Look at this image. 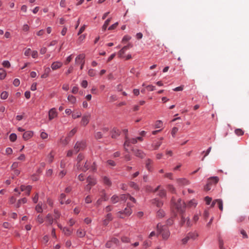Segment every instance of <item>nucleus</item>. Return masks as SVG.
<instances>
[{
    "mask_svg": "<svg viewBox=\"0 0 249 249\" xmlns=\"http://www.w3.org/2000/svg\"><path fill=\"white\" fill-rule=\"evenodd\" d=\"M81 113H77L76 114H72V117L75 119L77 118H79L81 116Z\"/></svg>",
    "mask_w": 249,
    "mask_h": 249,
    "instance_id": "obj_57",
    "label": "nucleus"
},
{
    "mask_svg": "<svg viewBox=\"0 0 249 249\" xmlns=\"http://www.w3.org/2000/svg\"><path fill=\"white\" fill-rule=\"evenodd\" d=\"M109 223V213L106 215V218L103 221V225L107 226Z\"/></svg>",
    "mask_w": 249,
    "mask_h": 249,
    "instance_id": "obj_28",
    "label": "nucleus"
},
{
    "mask_svg": "<svg viewBox=\"0 0 249 249\" xmlns=\"http://www.w3.org/2000/svg\"><path fill=\"white\" fill-rule=\"evenodd\" d=\"M127 207L124 209V211H121L117 213V216L121 218H124L126 217L129 216L132 213V210L131 207H132V205L131 202L134 203L132 201L127 200Z\"/></svg>",
    "mask_w": 249,
    "mask_h": 249,
    "instance_id": "obj_1",
    "label": "nucleus"
},
{
    "mask_svg": "<svg viewBox=\"0 0 249 249\" xmlns=\"http://www.w3.org/2000/svg\"><path fill=\"white\" fill-rule=\"evenodd\" d=\"M131 38V37L128 36H124L123 39H122V42L124 43V42H127L128 41H129Z\"/></svg>",
    "mask_w": 249,
    "mask_h": 249,
    "instance_id": "obj_47",
    "label": "nucleus"
},
{
    "mask_svg": "<svg viewBox=\"0 0 249 249\" xmlns=\"http://www.w3.org/2000/svg\"><path fill=\"white\" fill-rule=\"evenodd\" d=\"M26 202H27V199L25 197L20 199L18 200V202L16 204V207L19 208L20 206L21 203H26Z\"/></svg>",
    "mask_w": 249,
    "mask_h": 249,
    "instance_id": "obj_27",
    "label": "nucleus"
},
{
    "mask_svg": "<svg viewBox=\"0 0 249 249\" xmlns=\"http://www.w3.org/2000/svg\"><path fill=\"white\" fill-rule=\"evenodd\" d=\"M146 88L150 91H153L155 89V87L152 85H148L146 87Z\"/></svg>",
    "mask_w": 249,
    "mask_h": 249,
    "instance_id": "obj_64",
    "label": "nucleus"
},
{
    "mask_svg": "<svg viewBox=\"0 0 249 249\" xmlns=\"http://www.w3.org/2000/svg\"><path fill=\"white\" fill-rule=\"evenodd\" d=\"M54 220H56V219H58L60 217V214L59 213V212L57 210H54Z\"/></svg>",
    "mask_w": 249,
    "mask_h": 249,
    "instance_id": "obj_38",
    "label": "nucleus"
},
{
    "mask_svg": "<svg viewBox=\"0 0 249 249\" xmlns=\"http://www.w3.org/2000/svg\"><path fill=\"white\" fill-rule=\"evenodd\" d=\"M168 189L169 191H170L172 193H175V188L173 187L172 185H168Z\"/></svg>",
    "mask_w": 249,
    "mask_h": 249,
    "instance_id": "obj_45",
    "label": "nucleus"
},
{
    "mask_svg": "<svg viewBox=\"0 0 249 249\" xmlns=\"http://www.w3.org/2000/svg\"><path fill=\"white\" fill-rule=\"evenodd\" d=\"M122 241L124 243H129L130 241V239L126 236H123L122 237Z\"/></svg>",
    "mask_w": 249,
    "mask_h": 249,
    "instance_id": "obj_44",
    "label": "nucleus"
},
{
    "mask_svg": "<svg viewBox=\"0 0 249 249\" xmlns=\"http://www.w3.org/2000/svg\"><path fill=\"white\" fill-rule=\"evenodd\" d=\"M26 190H27V191L26 192V194L27 196H29L30 194V192H31L32 187L30 185H28L26 187Z\"/></svg>",
    "mask_w": 249,
    "mask_h": 249,
    "instance_id": "obj_55",
    "label": "nucleus"
},
{
    "mask_svg": "<svg viewBox=\"0 0 249 249\" xmlns=\"http://www.w3.org/2000/svg\"><path fill=\"white\" fill-rule=\"evenodd\" d=\"M109 23V19H107L105 21V23L104 25L103 26L102 29L103 30L105 31L107 28V26H108Z\"/></svg>",
    "mask_w": 249,
    "mask_h": 249,
    "instance_id": "obj_56",
    "label": "nucleus"
},
{
    "mask_svg": "<svg viewBox=\"0 0 249 249\" xmlns=\"http://www.w3.org/2000/svg\"><path fill=\"white\" fill-rule=\"evenodd\" d=\"M165 213L162 210H160L157 212V215L159 217H162L164 216Z\"/></svg>",
    "mask_w": 249,
    "mask_h": 249,
    "instance_id": "obj_32",
    "label": "nucleus"
},
{
    "mask_svg": "<svg viewBox=\"0 0 249 249\" xmlns=\"http://www.w3.org/2000/svg\"><path fill=\"white\" fill-rule=\"evenodd\" d=\"M162 123L161 121H157L155 124L156 128H160L162 126Z\"/></svg>",
    "mask_w": 249,
    "mask_h": 249,
    "instance_id": "obj_49",
    "label": "nucleus"
},
{
    "mask_svg": "<svg viewBox=\"0 0 249 249\" xmlns=\"http://www.w3.org/2000/svg\"><path fill=\"white\" fill-rule=\"evenodd\" d=\"M85 58V55L84 53L80 54L75 58V63L77 64H80V63H82V64L84 65Z\"/></svg>",
    "mask_w": 249,
    "mask_h": 249,
    "instance_id": "obj_10",
    "label": "nucleus"
},
{
    "mask_svg": "<svg viewBox=\"0 0 249 249\" xmlns=\"http://www.w3.org/2000/svg\"><path fill=\"white\" fill-rule=\"evenodd\" d=\"M129 186H130L131 187H132V188H134V189H136V190H137V189H138V185H137V184H136V183H135V182H130V183H129Z\"/></svg>",
    "mask_w": 249,
    "mask_h": 249,
    "instance_id": "obj_43",
    "label": "nucleus"
},
{
    "mask_svg": "<svg viewBox=\"0 0 249 249\" xmlns=\"http://www.w3.org/2000/svg\"><path fill=\"white\" fill-rule=\"evenodd\" d=\"M48 158L49 160V162L51 163L53 159V155L52 154V153L51 152L49 155H48Z\"/></svg>",
    "mask_w": 249,
    "mask_h": 249,
    "instance_id": "obj_63",
    "label": "nucleus"
},
{
    "mask_svg": "<svg viewBox=\"0 0 249 249\" xmlns=\"http://www.w3.org/2000/svg\"><path fill=\"white\" fill-rule=\"evenodd\" d=\"M235 133L238 136H242L244 134V131L238 128L235 130Z\"/></svg>",
    "mask_w": 249,
    "mask_h": 249,
    "instance_id": "obj_36",
    "label": "nucleus"
},
{
    "mask_svg": "<svg viewBox=\"0 0 249 249\" xmlns=\"http://www.w3.org/2000/svg\"><path fill=\"white\" fill-rule=\"evenodd\" d=\"M90 116L89 115L83 116L81 122V124L82 125L85 126L89 123Z\"/></svg>",
    "mask_w": 249,
    "mask_h": 249,
    "instance_id": "obj_16",
    "label": "nucleus"
},
{
    "mask_svg": "<svg viewBox=\"0 0 249 249\" xmlns=\"http://www.w3.org/2000/svg\"><path fill=\"white\" fill-rule=\"evenodd\" d=\"M9 139L11 142H15L17 139V135L15 133H12L9 136Z\"/></svg>",
    "mask_w": 249,
    "mask_h": 249,
    "instance_id": "obj_31",
    "label": "nucleus"
},
{
    "mask_svg": "<svg viewBox=\"0 0 249 249\" xmlns=\"http://www.w3.org/2000/svg\"><path fill=\"white\" fill-rule=\"evenodd\" d=\"M86 231H83L82 229H79L77 231V235L78 237L82 238L85 236Z\"/></svg>",
    "mask_w": 249,
    "mask_h": 249,
    "instance_id": "obj_24",
    "label": "nucleus"
},
{
    "mask_svg": "<svg viewBox=\"0 0 249 249\" xmlns=\"http://www.w3.org/2000/svg\"><path fill=\"white\" fill-rule=\"evenodd\" d=\"M2 65L3 67L6 68H9L11 66L10 62L8 61H4L2 63Z\"/></svg>",
    "mask_w": 249,
    "mask_h": 249,
    "instance_id": "obj_50",
    "label": "nucleus"
},
{
    "mask_svg": "<svg viewBox=\"0 0 249 249\" xmlns=\"http://www.w3.org/2000/svg\"><path fill=\"white\" fill-rule=\"evenodd\" d=\"M6 76V71L2 68L0 69V79H4Z\"/></svg>",
    "mask_w": 249,
    "mask_h": 249,
    "instance_id": "obj_23",
    "label": "nucleus"
},
{
    "mask_svg": "<svg viewBox=\"0 0 249 249\" xmlns=\"http://www.w3.org/2000/svg\"><path fill=\"white\" fill-rule=\"evenodd\" d=\"M19 84H20V82H19V79H15L13 81V84L16 87L18 86Z\"/></svg>",
    "mask_w": 249,
    "mask_h": 249,
    "instance_id": "obj_62",
    "label": "nucleus"
},
{
    "mask_svg": "<svg viewBox=\"0 0 249 249\" xmlns=\"http://www.w3.org/2000/svg\"><path fill=\"white\" fill-rule=\"evenodd\" d=\"M46 220L49 222L50 225H52L53 221V219L51 214L49 213L46 217Z\"/></svg>",
    "mask_w": 249,
    "mask_h": 249,
    "instance_id": "obj_25",
    "label": "nucleus"
},
{
    "mask_svg": "<svg viewBox=\"0 0 249 249\" xmlns=\"http://www.w3.org/2000/svg\"><path fill=\"white\" fill-rule=\"evenodd\" d=\"M37 220L40 224H41L44 222L43 218L40 215H38Z\"/></svg>",
    "mask_w": 249,
    "mask_h": 249,
    "instance_id": "obj_60",
    "label": "nucleus"
},
{
    "mask_svg": "<svg viewBox=\"0 0 249 249\" xmlns=\"http://www.w3.org/2000/svg\"><path fill=\"white\" fill-rule=\"evenodd\" d=\"M152 203L154 205H155L157 207H160L163 205V202L157 198L152 199Z\"/></svg>",
    "mask_w": 249,
    "mask_h": 249,
    "instance_id": "obj_19",
    "label": "nucleus"
},
{
    "mask_svg": "<svg viewBox=\"0 0 249 249\" xmlns=\"http://www.w3.org/2000/svg\"><path fill=\"white\" fill-rule=\"evenodd\" d=\"M164 177L165 178H168L170 179H173V174L172 173H166L165 175H164Z\"/></svg>",
    "mask_w": 249,
    "mask_h": 249,
    "instance_id": "obj_51",
    "label": "nucleus"
},
{
    "mask_svg": "<svg viewBox=\"0 0 249 249\" xmlns=\"http://www.w3.org/2000/svg\"><path fill=\"white\" fill-rule=\"evenodd\" d=\"M151 245V242L150 241H145L143 243V246L145 248H147V247L150 246Z\"/></svg>",
    "mask_w": 249,
    "mask_h": 249,
    "instance_id": "obj_46",
    "label": "nucleus"
},
{
    "mask_svg": "<svg viewBox=\"0 0 249 249\" xmlns=\"http://www.w3.org/2000/svg\"><path fill=\"white\" fill-rule=\"evenodd\" d=\"M137 142L136 138L129 139L127 135L125 137V142L124 143V146L125 148L126 146H128L130 143L135 144Z\"/></svg>",
    "mask_w": 249,
    "mask_h": 249,
    "instance_id": "obj_8",
    "label": "nucleus"
},
{
    "mask_svg": "<svg viewBox=\"0 0 249 249\" xmlns=\"http://www.w3.org/2000/svg\"><path fill=\"white\" fill-rule=\"evenodd\" d=\"M178 131V128L176 127H174L172 128V131H171L172 135L173 137H175L176 134L177 133Z\"/></svg>",
    "mask_w": 249,
    "mask_h": 249,
    "instance_id": "obj_41",
    "label": "nucleus"
},
{
    "mask_svg": "<svg viewBox=\"0 0 249 249\" xmlns=\"http://www.w3.org/2000/svg\"><path fill=\"white\" fill-rule=\"evenodd\" d=\"M189 238L193 240H195L198 236V234L196 232H189L187 234Z\"/></svg>",
    "mask_w": 249,
    "mask_h": 249,
    "instance_id": "obj_22",
    "label": "nucleus"
},
{
    "mask_svg": "<svg viewBox=\"0 0 249 249\" xmlns=\"http://www.w3.org/2000/svg\"><path fill=\"white\" fill-rule=\"evenodd\" d=\"M178 183L182 185L187 184L188 181L185 178H179L177 180Z\"/></svg>",
    "mask_w": 249,
    "mask_h": 249,
    "instance_id": "obj_34",
    "label": "nucleus"
},
{
    "mask_svg": "<svg viewBox=\"0 0 249 249\" xmlns=\"http://www.w3.org/2000/svg\"><path fill=\"white\" fill-rule=\"evenodd\" d=\"M76 130L75 128H74V129H72V130L70 132V133H69V134H68V137H71L73 136L75 134V133H76Z\"/></svg>",
    "mask_w": 249,
    "mask_h": 249,
    "instance_id": "obj_53",
    "label": "nucleus"
},
{
    "mask_svg": "<svg viewBox=\"0 0 249 249\" xmlns=\"http://www.w3.org/2000/svg\"><path fill=\"white\" fill-rule=\"evenodd\" d=\"M213 180L214 184H216L219 181V178L217 177H211L208 179V183L204 187V190L206 191H208L211 189V181Z\"/></svg>",
    "mask_w": 249,
    "mask_h": 249,
    "instance_id": "obj_6",
    "label": "nucleus"
},
{
    "mask_svg": "<svg viewBox=\"0 0 249 249\" xmlns=\"http://www.w3.org/2000/svg\"><path fill=\"white\" fill-rule=\"evenodd\" d=\"M89 75L90 76H94L95 75V72L93 69H90L88 71Z\"/></svg>",
    "mask_w": 249,
    "mask_h": 249,
    "instance_id": "obj_61",
    "label": "nucleus"
},
{
    "mask_svg": "<svg viewBox=\"0 0 249 249\" xmlns=\"http://www.w3.org/2000/svg\"><path fill=\"white\" fill-rule=\"evenodd\" d=\"M87 182H88V184L90 186H94L96 183L95 179L90 176L87 178Z\"/></svg>",
    "mask_w": 249,
    "mask_h": 249,
    "instance_id": "obj_17",
    "label": "nucleus"
},
{
    "mask_svg": "<svg viewBox=\"0 0 249 249\" xmlns=\"http://www.w3.org/2000/svg\"><path fill=\"white\" fill-rule=\"evenodd\" d=\"M84 158V156L82 154H79L77 157V161L80 162Z\"/></svg>",
    "mask_w": 249,
    "mask_h": 249,
    "instance_id": "obj_48",
    "label": "nucleus"
},
{
    "mask_svg": "<svg viewBox=\"0 0 249 249\" xmlns=\"http://www.w3.org/2000/svg\"><path fill=\"white\" fill-rule=\"evenodd\" d=\"M21 10L24 14H27L29 13V12L27 10V7L26 5H23L21 7Z\"/></svg>",
    "mask_w": 249,
    "mask_h": 249,
    "instance_id": "obj_42",
    "label": "nucleus"
},
{
    "mask_svg": "<svg viewBox=\"0 0 249 249\" xmlns=\"http://www.w3.org/2000/svg\"><path fill=\"white\" fill-rule=\"evenodd\" d=\"M68 100L72 104H75L76 101V98L73 95H69L68 97Z\"/></svg>",
    "mask_w": 249,
    "mask_h": 249,
    "instance_id": "obj_29",
    "label": "nucleus"
},
{
    "mask_svg": "<svg viewBox=\"0 0 249 249\" xmlns=\"http://www.w3.org/2000/svg\"><path fill=\"white\" fill-rule=\"evenodd\" d=\"M35 209L38 213H42L43 211L42 209V205H40L39 204H38L36 206Z\"/></svg>",
    "mask_w": 249,
    "mask_h": 249,
    "instance_id": "obj_37",
    "label": "nucleus"
},
{
    "mask_svg": "<svg viewBox=\"0 0 249 249\" xmlns=\"http://www.w3.org/2000/svg\"><path fill=\"white\" fill-rule=\"evenodd\" d=\"M132 45L130 44H128L126 46H124L119 52L118 55L120 57H123V54L128 49L131 48Z\"/></svg>",
    "mask_w": 249,
    "mask_h": 249,
    "instance_id": "obj_13",
    "label": "nucleus"
},
{
    "mask_svg": "<svg viewBox=\"0 0 249 249\" xmlns=\"http://www.w3.org/2000/svg\"><path fill=\"white\" fill-rule=\"evenodd\" d=\"M157 229L159 233L162 235L163 239L166 240L169 238L170 233L166 226L159 223L157 226Z\"/></svg>",
    "mask_w": 249,
    "mask_h": 249,
    "instance_id": "obj_3",
    "label": "nucleus"
},
{
    "mask_svg": "<svg viewBox=\"0 0 249 249\" xmlns=\"http://www.w3.org/2000/svg\"><path fill=\"white\" fill-rule=\"evenodd\" d=\"M34 133L31 131H27L24 132L23 134V138L24 140H28L33 136Z\"/></svg>",
    "mask_w": 249,
    "mask_h": 249,
    "instance_id": "obj_15",
    "label": "nucleus"
},
{
    "mask_svg": "<svg viewBox=\"0 0 249 249\" xmlns=\"http://www.w3.org/2000/svg\"><path fill=\"white\" fill-rule=\"evenodd\" d=\"M190 239L188 236L187 235L186 236L182 239V243L183 244H185L187 243L188 240Z\"/></svg>",
    "mask_w": 249,
    "mask_h": 249,
    "instance_id": "obj_58",
    "label": "nucleus"
},
{
    "mask_svg": "<svg viewBox=\"0 0 249 249\" xmlns=\"http://www.w3.org/2000/svg\"><path fill=\"white\" fill-rule=\"evenodd\" d=\"M86 147V142L85 141H81L80 142H77L74 147V149L76 151V153H78L80 149H83Z\"/></svg>",
    "mask_w": 249,
    "mask_h": 249,
    "instance_id": "obj_7",
    "label": "nucleus"
},
{
    "mask_svg": "<svg viewBox=\"0 0 249 249\" xmlns=\"http://www.w3.org/2000/svg\"><path fill=\"white\" fill-rule=\"evenodd\" d=\"M197 204V202L195 199H192L188 202L187 206L190 208H195Z\"/></svg>",
    "mask_w": 249,
    "mask_h": 249,
    "instance_id": "obj_20",
    "label": "nucleus"
},
{
    "mask_svg": "<svg viewBox=\"0 0 249 249\" xmlns=\"http://www.w3.org/2000/svg\"><path fill=\"white\" fill-rule=\"evenodd\" d=\"M120 134V131L119 129L114 127L110 132V135L113 139H116Z\"/></svg>",
    "mask_w": 249,
    "mask_h": 249,
    "instance_id": "obj_12",
    "label": "nucleus"
},
{
    "mask_svg": "<svg viewBox=\"0 0 249 249\" xmlns=\"http://www.w3.org/2000/svg\"><path fill=\"white\" fill-rule=\"evenodd\" d=\"M218 240L220 249H225L224 247V241L220 235L218 236Z\"/></svg>",
    "mask_w": 249,
    "mask_h": 249,
    "instance_id": "obj_21",
    "label": "nucleus"
},
{
    "mask_svg": "<svg viewBox=\"0 0 249 249\" xmlns=\"http://www.w3.org/2000/svg\"><path fill=\"white\" fill-rule=\"evenodd\" d=\"M162 143L161 142H154L152 144V146L154 147V149L157 150Z\"/></svg>",
    "mask_w": 249,
    "mask_h": 249,
    "instance_id": "obj_30",
    "label": "nucleus"
},
{
    "mask_svg": "<svg viewBox=\"0 0 249 249\" xmlns=\"http://www.w3.org/2000/svg\"><path fill=\"white\" fill-rule=\"evenodd\" d=\"M57 112L54 108H52L49 112V120H52L57 116Z\"/></svg>",
    "mask_w": 249,
    "mask_h": 249,
    "instance_id": "obj_14",
    "label": "nucleus"
},
{
    "mask_svg": "<svg viewBox=\"0 0 249 249\" xmlns=\"http://www.w3.org/2000/svg\"><path fill=\"white\" fill-rule=\"evenodd\" d=\"M159 195L161 197H165L166 196V191L164 190H160Z\"/></svg>",
    "mask_w": 249,
    "mask_h": 249,
    "instance_id": "obj_40",
    "label": "nucleus"
},
{
    "mask_svg": "<svg viewBox=\"0 0 249 249\" xmlns=\"http://www.w3.org/2000/svg\"><path fill=\"white\" fill-rule=\"evenodd\" d=\"M215 201L217 202L218 207L220 211H223V201L220 199H215Z\"/></svg>",
    "mask_w": 249,
    "mask_h": 249,
    "instance_id": "obj_26",
    "label": "nucleus"
},
{
    "mask_svg": "<svg viewBox=\"0 0 249 249\" xmlns=\"http://www.w3.org/2000/svg\"><path fill=\"white\" fill-rule=\"evenodd\" d=\"M89 168V164L88 163V161H87L84 164V168H82V171L84 172H86L87 171Z\"/></svg>",
    "mask_w": 249,
    "mask_h": 249,
    "instance_id": "obj_39",
    "label": "nucleus"
},
{
    "mask_svg": "<svg viewBox=\"0 0 249 249\" xmlns=\"http://www.w3.org/2000/svg\"><path fill=\"white\" fill-rule=\"evenodd\" d=\"M133 154L137 157L140 158H143L145 156V154L141 150L138 149H133L132 150Z\"/></svg>",
    "mask_w": 249,
    "mask_h": 249,
    "instance_id": "obj_9",
    "label": "nucleus"
},
{
    "mask_svg": "<svg viewBox=\"0 0 249 249\" xmlns=\"http://www.w3.org/2000/svg\"><path fill=\"white\" fill-rule=\"evenodd\" d=\"M8 96V93L6 91H3L0 94V98L2 99H6Z\"/></svg>",
    "mask_w": 249,
    "mask_h": 249,
    "instance_id": "obj_33",
    "label": "nucleus"
},
{
    "mask_svg": "<svg viewBox=\"0 0 249 249\" xmlns=\"http://www.w3.org/2000/svg\"><path fill=\"white\" fill-rule=\"evenodd\" d=\"M99 196L100 198L97 200L96 203L97 207L103 205L104 202L107 201L108 199L107 194L105 189L100 191Z\"/></svg>",
    "mask_w": 249,
    "mask_h": 249,
    "instance_id": "obj_5",
    "label": "nucleus"
},
{
    "mask_svg": "<svg viewBox=\"0 0 249 249\" xmlns=\"http://www.w3.org/2000/svg\"><path fill=\"white\" fill-rule=\"evenodd\" d=\"M127 200L132 201L134 203L136 202L135 199L130 196L129 194H123L120 195V196L114 195L111 198V202L113 203H116L120 200L126 201Z\"/></svg>",
    "mask_w": 249,
    "mask_h": 249,
    "instance_id": "obj_2",
    "label": "nucleus"
},
{
    "mask_svg": "<svg viewBox=\"0 0 249 249\" xmlns=\"http://www.w3.org/2000/svg\"><path fill=\"white\" fill-rule=\"evenodd\" d=\"M38 194L36 193L35 196L33 198V202L35 203H36L38 201Z\"/></svg>",
    "mask_w": 249,
    "mask_h": 249,
    "instance_id": "obj_54",
    "label": "nucleus"
},
{
    "mask_svg": "<svg viewBox=\"0 0 249 249\" xmlns=\"http://www.w3.org/2000/svg\"><path fill=\"white\" fill-rule=\"evenodd\" d=\"M40 137L42 139H45L47 138L48 134L45 132H42L40 134Z\"/></svg>",
    "mask_w": 249,
    "mask_h": 249,
    "instance_id": "obj_59",
    "label": "nucleus"
},
{
    "mask_svg": "<svg viewBox=\"0 0 249 249\" xmlns=\"http://www.w3.org/2000/svg\"><path fill=\"white\" fill-rule=\"evenodd\" d=\"M63 231L64 232L65 234L67 236H69L71 234V231L68 228H64L63 229Z\"/></svg>",
    "mask_w": 249,
    "mask_h": 249,
    "instance_id": "obj_35",
    "label": "nucleus"
},
{
    "mask_svg": "<svg viewBox=\"0 0 249 249\" xmlns=\"http://www.w3.org/2000/svg\"><path fill=\"white\" fill-rule=\"evenodd\" d=\"M212 199L209 196H206L205 197V201L207 205H209L212 201Z\"/></svg>",
    "mask_w": 249,
    "mask_h": 249,
    "instance_id": "obj_52",
    "label": "nucleus"
},
{
    "mask_svg": "<svg viewBox=\"0 0 249 249\" xmlns=\"http://www.w3.org/2000/svg\"><path fill=\"white\" fill-rule=\"evenodd\" d=\"M62 66V63L60 62H54L52 63L51 68L53 70H55L60 68Z\"/></svg>",
    "mask_w": 249,
    "mask_h": 249,
    "instance_id": "obj_18",
    "label": "nucleus"
},
{
    "mask_svg": "<svg viewBox=\"0 0 249 249\" xmlns=\"http://www.w3.org/2000/svg\"><path fill=\"white\" fill-rule=\"evenodd\" d=\"M153 164V160L150 159H148L145 160V167L148 171H149V172L152 171Z\"/></svg>",
    "mask_w": 249,
    "mask_h": 249,
    "instance_id": "obj_11",
    "label": "nucleus"
},
{
    "mask_svg": "<svg viewBox=\"0 0 249 249\" xmlns=\"http://www.w3.org/2000/svg\"><path fill=\"white\" fill-rule=\"evenodd\" d=\"M171 203L173 206L176 208L178 212L182 213L184 212L186 205L180 199H179L176 203L175 199L173 197L171 200Z\"/></svg>",
    "mask_w": 249,
    "mask_h": 249,
    "instance_id": "obj_4",
    "label": "nucleus"
}]
</instances>
